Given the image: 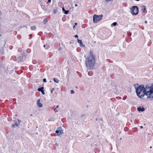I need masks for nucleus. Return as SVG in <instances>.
<instances>
[{"label": "nucleus", "instance_id": "nucleus-17", "mask_svg": "<svg viewBox=\"0 0 153 153\" xmlns=\"http://www.w3.org/2000/svg\"><path fill=\"white\" fill-rule=\"evenodd\" d=\"M57 12V10L56 9H54L53 10V13L55 14L56 13V12Z\"/></svg>", "mask_w": 153, "mask_h": 153}, {"label": "nucleus", "instance_id": "nucleus-37", "mask_svg": "<svg viewBox=\"0 0 153 153\" xmlns=\"http://www.w3.org/2000/svg\"><path fill=\"white\" fill-rule=\"evenodd\" d=\"M145 23L146 24H147V21H145Z\"/></svg>", "mask_w": 153, "mask_h": 153}, {"label": "nucleus", "instance_id": "nucleus-20", "mask_svg": "<svg viewBox=\"0 0 153 153\" xmlns=\"http://www.w3.org/2000/svg\"><path fill=\"white\" fill-rule=\"evenodd\" d=\"M45 5H41V7H42V8L44 9V10H45L46 9L45 8Z\"/></svg>", "mask_w": 153, "mask_h": 153}, {"label": "nucleus", "instance_id": "nucleus-34", "mask_svg": "<svg viewBox=\"0 0 153 153\" xmlns=\"http://www.w3.org/2000/svg\"><path fill=\"white\" fill-rule=\"evenodd\" d=\"M45 46H46V45H43V47L44 48H45V49H47V48H45Z\"/></svg>", "mask_w": 153, "mask_h": 153}, {"label": "nucleus", "instance_id": "nucleus-9", "mask_svg": "<svg viewBox=\"0 0 153 153\" xmlns=\"http://www.w3.org/2000/svg\"><path fill=\"white\" fill-rule=\"evenodd\" d=\"M141 11L143 13H146L147 11L146 8V7L144 6H141Z\"/></svg>", "mask_w": 153, "mask_h": 153}, {"label": "nucleus", "instance_id": "nucleus-30", "mask_svg": "<svg viewBox=\"0 0 153 153\" xmlns=\"http://www.w3.org/2000/svg\"><path fill=\"white\" fill-rule=\"evenodd\" d=\"M29 36H30V38H29V39H30V38L32 37V35L31 34H30L29 35Z\"/></svg>", "mask_w": 153, "mask_h": 153}, {"label": "nucleus", "instance_id": "nucleus-23", "mask_svg": "<svg viewBox=\"0 0 153 153\" xmlns=\"http://www.w3.org/2000/svg\"><path fill=\"white\" fill-rule=\"evenodd\" d=\"M43 81L44 82H47L46 79L45 78H44L43 79Z\"/></svg>", "mask_w": 153, "mask_h": 153}, {"label": "nucleus", "instance_id": "nucleus-11", "mask_svg": "<svg viewBox=\"0 0 153 153\" xmlns=\"http://www.w3.org/2000/svg\"><path fill=\"white\" fill-rule=\"evenodd\" d=\"M40 100H38L37 101V104L39 107L41 108L42 106V104L40 102Z\"/></svg>", "mask_w": 153, "mask_h": 153}, {"label": "nucleus", "instance_id": "nucleus-41", "mask_svg": "<svg viewBox=\"0 0 153 153\" xmlns=\"http://www.w3.org/2000/svg\"><path fill=\"white\" fill-rule=\"evenodd\" d=\"M59 107V105H57V106H56V108H58V107Z\"/></svg>", "mask_w": 153, "mask_h": 153}, {"label": "nucleus", "instance_id": "nucleus-48", "mask_svg": "<svg viewBox=\"0 0 153 153\" xmlns=\"http://www.w3.org/2000/svg\"><path fill=\"white\" fill-rule=\"evenodd\" d=\"M60 49H61V48H59V50H60Z\"/></svg>", "mask_w": 153, "mask_h": 153}, {"label": "nucleus", "instance_id": "nucleus-43", "mask_svg": "<svg viewBox=\"0 0 153 153\" xmlns=\"http://www.w3.org/2000/svg\"><path fill=\"white\" fill-rule=\"evenodd\" d=\"M75 27V25H74L73 27V28H74Z\"/></svg>", "mask_w": 153, "mask_h": 153}, {"label": "nucleus", "instance_id": "nucleus-12", "mask_svg": "<svg viewBox=\"0 0 153 153\" xmlns=\"http://www.w3.org/2000/svg\"><path fill=\"white\" fill-rule=\"evenodd\" d=\"M44 88L43 87H42L40 88H39L38 89V91H39L41 92L42 90H43Z\"/></svg>", "mask_w": 153, "mask_h": 153}, {"label": "nucleus", "instance_id": "nucleus-6", "mask_svg": "<svg viewBox=\"0 0 153 153\" xmlns=\"http://www.w3.org/2000/svg\"><path fill=\"white\" fill-rule=\"evenodd\" d=\"M55 133L58 135H60L61 134H62L63 133V131L61 128H58L57 129Z\"/></svg>", "mask_w": 153, "mask_h": 153}, {"label": "nucleus", "instance_id": "nucleus-35", "mask_svg": "<svg viewBox=\"0 0 153 153\" xmlns=\"http://www.w3.org/2000/svg\"><path fill=\"white\" fill-rule=\"evenodd\" d=\"M15 125H14V124L12 125V127H15Z\"/></svg>", "mask_w": 153, "mask_h": 153}, {"label": "nucleus", "instance_id": "nucleus-22", "mask_svg": "<svg viewBox=\"0 0 153 153\" xmlns=\"http://www.w3.org/2000/svg\"><path fill=\"white\" fill-rule=\"evenodd\" d=\"M74 93H75V92L73 90H71V94H73Z\"/></svg>", "mask_w": 153, "mask_h": 153}, {"label": "nucleus", "instance_id": "nucleus-42", "mask_svg": "<svg viewBox=\"0 0 153 153\" xmlns=\"http://www.w3.org/2000/svg\"><path fill=\"white\" fill-rule=\"evenodd\" d=\"M30 116H33V114H30Z\"/></svg>", "mask_w": 153, "mask_h": 153}, {"label": "nucleus", "instance_id": "nucleus-46", "mask_svg": "<svg viewBox=\"0 0 153 153\" xmlns=\"http://www.w3.org/2000/svg\"><path fill=\"white\" fill-rule=\"evenodd\" d=\"M1 65H0V68L1 67Z\"/></svg>", "mask_w": 153, "mask_h": 153}, {"label": "nucleus", "instance_id": "nucleus-52", "mask_svg": "<svg viewBox=\"0 0 153 153\" xmlns=\"http://www.w3.org/2000/svg\"><path fill=\"white\" fill-rule=\"evenodd\" d=\"M1 36V35H0V36Z\"/></svg>", "mask_w": 153, "mask_h": 153}, {"label": "nucleus", "instance_id": "nucleus-21", "mask_svg": "<svg viewBox=\"0 0 153 153\" xmlns=\"http://www.w3.org/2000/svg\"><path fill=\"white\" fill-rule=\"evenodd\" d=\"M127 35L128 36H130L131 35V33L130 32H129L128 33Z\"/></svg>", "mask_w": 153, "mask_h": 153}, {"label": "nucleus", "instance_id": "nucleus-38", "mask_svg": "<svg viewBox=\"0 0 153 153\" xmlns=\"http://www.w3.org/2000/svg\"><path fill=\"white\" fill-rule=\"evenodd\" d=\"M75 6L77 7V4H75Z\"/></svg>", "mask_w": 153, "mask_h": 153}, {"label": "nucleus", "instance_id": "nucleus-1", "mask_svg": "<svg viewBox=\"0 0 153 153\" xmlns=\"http://www.w3.org/2000/svg\"><path fill=\"white\" fill-rule=\"evenodd\" d=\"M135 91L137 96L140 98L142 99L146 95L147 98L149 100H153V83L145 86L143 85H139L138 83L134 85Z\"/></svg>", "mask_w": 153, "mask_h": 153}, {"label": "nucleus", "instance_id": "nucleus-14", "mask_svg": "<svg viewBox=\"0 0 153 153\" xmlns=\"http://www.w3.org/2000/svg\"><path fill=\"white\" fill-rule=\"evenodd\" d=\"M53 79L54 82H56V83H58L59 82V81L57 79L54 78Z\"/></svg>", "mask_w": 153, "mask_h": 153}, {"label": "nucleus", "instance_id": "nucleus-36", "mask_svg": "<svg viewBox=\"0 0 153 153\" xmlns=\"http://www.w3.org/2000/svg\"><path fill=\"white\" fill-rule=\"evenodd\" d=\"M77 23H76H76H74L75 25H75H77Z\"/></svg>", "mask_w": 153, "mask_h": 153}, {"label": "nucleus", "instance_id": "nucleus-26", "mask_svg": "<svg viewBox=\"0 0 153 153\" xmlns=\"http://www.w3.org/2000/svg\"><path fill=\"white\" fill-rule=\"evenodd\" d=\"M54 90V88H52L51 90V93H52V92Z\"/></svg>", "mask_w": 153, "mask_h": 153}, {"label": "nucleus", "instance_id": "nucleus-8", "mask_svg": "<svg viewBox=\"0 0 153 153\" xmlns=\"http://www.w3.org/2000/svg\"><path fill=\"white\" fill-rule=\"evenodd\" d=\"M87 57H92L93 58H95V56L93 55V51H90L89 53V54L88 55Z\"/></svg>", "mask_w": 153, "mask_h": 153}, {"label": "nucleus", "instance_id": "nucleus-19", "mask_svg": "<svg viewBox=\"0 0 153 153\" xmlns=\"http://www.w3.org/2000/svg\"><path fill=\"white\" fill-rule=\"evenodd\" d=\"M117 24V23L116 22H114L112 24V25L113 26H115Z\"/></svg>", "mask_w": 153, "mask_h": 153}, {"label": "nucleus", "instance_id": "nucleus-2", "mask_svg": "<svg viewBox=\"0 0 153 153\" xmlns=\"http://www.w3.org/2000/svg\"><path fill=\"white\" fill-rule=\"evenodd\" d=\"M95 63V58L87 57L85 58V64L87 69L92 70L94 67Z\"/></svg>", "mask_w": 153, "mask_h": 153}, {"label": "nucleus", "instance_id": "nucleus-15", "mask_svg": "<svg viewBox=\"0 0 153 153\" xmlns=\"http://www.w3.org/2000/svg\"><path fill=\"white\" fill-rule=\"evenodd\" d=\"M48 21L47 19H44L43 22L44 24H45L46 22H48Z\"/></svg>", "mask_w": 153, "mask_h": 153}, {"label": "nucleus", "instance_id": "nucleus-33", "mask_svg": "<svg viewBox=\"0 0 153 153\" xmlns=\"http://www.w3.org/2000/svg\"><path fill=\"white\" fill-rule=\"evenodd\" d=\"M140 128H143V126H140Z\"/></svg>", "mask_w": 153, "mask_h": 153}, {"label": "nucleus", "instance_id": "nucleus-13", "mask_svg": "<svg viewBox=\"0 0 153 153\" xmlns=\"http://www.w3.org/2000/svg\"><path fill=\"white\" fill-rule=\"evenodd\" d=\"M30 29L32 30H35L36 29V27L35 26H32L30 27Z\"/></svg>", "mask_w": 153, "mask_h": 153}, {"label": "nucleus", "instance_id": "nucleus-31", "mask_svg": "<svg viewBox=\"0 0 153 153\" xmlns=\"http://www.w3.org/2000/svg\"><path fill=\"white\" fill-rule=\"evenodd\" d=\"M18 120L19 122L18 123L19 124V123H20V122H21V121H20L19 120V119Z\"/></svg>", "mask_w": 153, "mask_h": 153}, {"label": "nucleus", "instance_id": "nucleus-10", "mask_svg": "<svg viewBox=\"0 0 153 153\" xmlns=\"http://www.w3.org/2000/svg\"><path fill=\"white\" fill-rule=\"evenodd\" d=\"M77 41L78 43H79V45L80 47L85 46V45H83L81 40H79L78 39H77Z\"/></svg>", "mask_w": 153, "mask_h": 153}, {"label": "nucleus", "instance_id": "nucleus-29", "mask_svg": "<svg viewBox=\"0 0 153 153\" xmlns=\"http://www.w3.org/2000/svg\"><path fill=\"white\" fill-rule=\"evenodd\" d=\"M51 0H48L47 3H50V2H51Z\"/></svg>", "mask_w": 153, "mask_h": 153}, {"label": "nucleus", "instance_id": "nucleus-28", "mask_svg": "<svg viewBox=\"0 0 153 153\" xmlns=\"http://www.w3.org/2000/svg\"><path fill=\"white\" fill-rule=\"evenodd\" d=\"M62 11H63V12H64V11L65 10V8H64V7H63L62 8Z\"/></svg>", "mask_w": 153, "mask_h": 153}, {"label": "nucleus", "instance_id": "nucleus-39", "mask_svg": "<svg viewBox=\"0 0 153 153\" xmlns=\"http://www.w3.org/2000/svg\"><path fill=\"white\" fill-rule=\"evenodd\" d=\"M56 108H55L54 110V111H55V112H56L57 111H56Z\"/></svg>", "mask_w": 153, "mask_h": 153}, {"label": "nucleus", "instance_id": "nucleus-51", "mask_svg": "<svg viewBox=\"0 0 153 153\" xmlns=\"http://www.w3.org/2000/svg\"><path fill=\"white\" fill-rule=\"evenodd\" d=\"M136 130H137V129L135 128V131H136Z\"/></svg>", "mask_w": 153, "mask_h": 153}, {"label": "nucleus", "instance_id": "nucleus-5", "mask_svg": "<svg viewBox=\"0 0 153 153\" xmlns=\"http://www.w3.org/2000/svg\"><path fill=\"white\" fill-rule=\"evenodd\" d=\"M25 58V56L24 55H22V56H19L17 58L18 62H23Z\"/></svg>", "mask_w": 153, "mask_h": 153}, {"label": "nucleus", "instance_id": "nucleus-3", "mask_svg": "<svg viewBox=\"0 0 153 153\" xmlns=\"http://www.w3.org/2000/svg\"><path fill=\"white\" fill-rule=\"evenodd\" d=\"M130 9L131 13L133 15H136L138 13L139 8L137 6H133Z\"/></svg>", "mask_w": 153, "mask_h": 153}, {"label": "nucleus", "instance_id": "nucleus-18", "mask_svg": "<svg viewBox=\"0 0 153 153\" xmlns=\"http://www.w3.org/2000/svg\"><path fill=\"white\" fill-rule=\"evenodd\" d=\"M14 124L15 125V126H18L19 124V123H17V122H15L14 123Z\"/></svg>", "mask_w": 153, "mask_h": 153}, {"label": "nucleus", "instance_id": "nucleus-27", "mask_svg": "<svg viewBox=\"0 0 153 153\" xmlns=\"http://www.w3.org/2000/svg\"><path fill=\"white\" fill-rule=\"evenodd\" d=\"M74 37L76 38H78V36L77 35H75L74 36Z\"/></svg>", "mask_w": 153, "mask_h": 153}, {"label": "nucleus", "instance_id": "nucleus-4", "mask_svg": "<svg viewBox=\"0 0 153 153\" xmlns=\"http://www.w3.org/2000/svg\"><path fill=\"white\" fill-rule=\"evenodd\" d=\"M103 15L101 14L100 15H94L93 16V22L94 23L100 21L102 19Z\"/></svg>", "mask_w": 153, "mask_h": 153}, {"label": "nucleus", "instance_id": "nucleus-16", "mask_svg": "<svg viewBox=\"0 0 153 153\" xmlns=\"http://www.w3.org/2000/svg\"><path fill=\"white\" fill-rule=\"evenodd\" d=\"M69 11L68 10H65L64 11V13L65 14H67L69 12Z\"/></svg>", "mask_w": 153, "mask_h": 153}, {"label": "nucleus", "instance_id": "nucleus-25", "mask_svg": "<svg viewBox=\"0 0 153 153\" xmlns=\"http://www.w3.org/2000/svg\"><path fill=\"white\" fill-rule=\"evenodd\" d=\"M127 96H124L123 97V100H126V99L127 98Z\"/></svg>", "mask_w": 153, "mask_h": 153}, {"label": "nucleus", "instance_id": "nucleus-47", "mask_svg": "<svg viewBox=\"0 0 153 153\" xmlns=\"http://www.w3.org/2000/svg\"><path fill=\"white\" fill-rule=\"evenodd\" d=\"M148 135H150V134H149V133H148Z\"/></svg>", "mask_w": 153, "mask_h": 153}, {"label": "nucleus", "instance_id": "nucleus-32", "mask_svg": "<svg viewBox=\"0 0 153 153\" xmlns=\"http://www.w3.org/2000/svg\"><path fill=\"white\" fill-rule=\"evenodd\" d=\"M85 115V114L82 115L81 116V117H83Z\"/></svg>", "mask_w": 153, "mask_h": 153}, {"label": "nucleus", "instance_id": "nucleus-49", "mask_svg": "<svg viewBox=\"0 0 153 153\" xmlns=\"http://www.w3.org/2000/svg\"><path fill=\"white\" fill-rule=\"evenodd\" d=\"M120 140H121V139H122V138H120Z\"/></svg>", "mask_w": 153, "mask_h": 153}, {"label": "nucleus", "instance_id": "nucleus-24", "mask_svg": "<svg viewBox=\"0 0 153 153\" xmlns=\"http://www.w3.org/2000/svg\"><path fill=\"white\" fill-rule=\"evenodd\" d=\"M41 92H42V94L44 95L45 94V93L44 92V90H42Z\"/></svg>", "mask_w": 153, "mask_h": 153}, {"label": "nucleus", "instance_id": "nucleus-44", "mask_svg": "<svg viewBox=\"0 0 153 153\" xmlns=\"http://www.w3.org/2000/svg\"><path fill=\"white\" fill-rule=\"evenodd\" d=\"M0 13L1 14V10H0Z\"/></svg>", "mask_w": 153, "mask_h": 153}, {"label": "nucleus", "instance_id": "nucleus-50", "mask_svg": "<svg viewBox=\"0 0 153 153\" xmlns=\"http://www.w3.org/2000/svg\"><path fill=\"white\" fill-rule=\"evenodd\" d=\"M38 128V127L37 126H36V128Z\"/></svg>", "mask_w": 153, "mask_h": 153}, {"label": "nucleus", "instance_id": "nucleus-7", "mask_svg": "<svg viewBox=\"0 0 153 153\" xmlns=\"http://www.w3.org/2000/svg\"><path fill=\"white\" fill-rule=\"evenodd\" d=\"M137 110L139 112H143L145 111V109L143 106H140L137 108Z\"/></svg>", "mask_w": 153, "mask_h": 153}, {"label": "nucleus", "instance_id": "nucleus-40", "mask_svg": "<svg viewBox=\"0 0 153 153\" xmlns=\"http://www.w3.org/2000/svg\"><path fill=\"white\" fill-rule=\"evenodd\" d=\"M23 27H26V28H27V26H23Z\"/></svg>", "mask_w": 153, "mask_h": 153}, {"label": "nucleus", "instance_id": "nucleus-45", "mask_svg": "<svg viewBox=\"0 0 153 153\" xmlns=\"http://www.w3.org/2000/svg\"><path fill=\"white\" fill-rule=\"evenodd\" d=\"M150 148H152V146H150Z\"/></svg>", "mask_w": 153, "mask_h": 153}]
</instances>
